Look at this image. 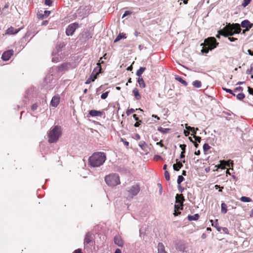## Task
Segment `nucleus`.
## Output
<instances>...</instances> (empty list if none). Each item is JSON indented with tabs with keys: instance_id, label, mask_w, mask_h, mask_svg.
I'll list each match as a JSON object with an SVG mask.
<instances>
[{
	"instance_id": "4be33fe9",
	"label": "nucleus",
	"mask_w": 253,
	"mask_h": 253,
	"mask_svg": "<svg viewBox=\"0 0 253 253\" xmlns=\"http://www.w3.org/2000/svg\"><path fill=\"white\" fill-rule=\"evenodd\" d=\"M145 70V67H140V68L136 71V75L138 77H141V75L143 74V73L144 72Z\"/></svg>"
},
{
	"instance_id": "13d9d810",
	"label": "nucleus",
	"mask_w": 253,
	"mask_h": 253,
	"mask_svg": "<svg viewBox=\"0 0 253 253\" xmlns=\"http://www.w3.org/2000/svg\"><path fill=\"white\" fill-rule=\"evenodd\" d=\"M132 116H133V118L135 119V120H136V121L138 120V118L137 117V116H136V114H133Z\"/></svg>"
},
{
	"instance_id": "a878e982",
	"label": "nucleus",
	"mask_w": 253,
	"mask_h": 253,
	"mask_svg": "<svg viewBox=\"0 0 253 253\" xmlns=\"http://www.w3.org/2000/svg\"><path fill=\"white\" fill-rule=\"evenodd\" d=\"M192 85L196 88H200L202 86V84L200 81L196 80L193 82Z\"/></svg>"
},
{
	"instance_id": "69168bd1",
	"label": "nucleus",
	"mask_w": 253,
	"mask_h": 253,
	"mask_svg": "<svg viewBox=\"0 0 253 253\" xmlns=\"http://www.w3.org/2000/svg\"><path fill=\"white\" fill-rule=\"evenodd\" d=\"M139 125H140L139 122H136L134 126L135 127H138L139 126Z\"/></svg>"
},
{
	"instance_id": "6e6552de",
	"label": "nucleus",
	"mask_w": 253,
	"mask_h": 253,
	"mask_svg": "<svg viewBox=\"0 0 253 253\" xmlns=\"http://www.w3.org/2000/svg\"><path fill=\"white\" fill-rule=\"evenodd\" d=\"M140 187L138 184H134L131 186L128 190V193L131 197L136 196L140 191Z\"/></svg>"
},
{
	"instance_id": "e2e57ef3",
	"label": "nucleus",
	"mask_w": 253,
	"mask_h": 253,
	"mask_svg": "<svg viewBox=\"0 0 253 253\" xmlns=\"http://www.w3.org/2000/svg\"><path fill=\"white\" fill-rule=\"evenodd\" d=\"M184 153H182V152L181 153V154H180V158L181 159H183V158H185Z\"/></svg>"
},
{
	"instance_id": "b1692460",
	"label": "nucleus",
	"mask_w": 253,
	"mask_h": 253,
	"mask_svg": "<svg viewBox=\"0 0 253 253\" xmlns=\"http://www.w3.org/2000/svg\"><path fill=\"white\" fill-rule=\"evenodd\" d=\"M126 37L125 36V34L124 33H120L119 35L117 37L116 39L114 40V42H116L122 39H126Z\"/></svg>"
},
{
	"instance_id": "8fccbe9b",
	"label": "nucleus",
	"mask_w": 253,
	"mask_h": 253,
	"mask_svg": "<svg viewBox=\"0 0 253 253\" xmlns=\"http://www.w3.org/2000/svg\"><path fill=\"white\" fill-rule=\"evenodd\" d=\"M218 168H220L221 169H225V166H224V163H222L221 164V163H220V164L218 166Z\"/></svg>"
},
{
	"instance_id": "3c124183",
	"label": "nucleus",
	"mask_w": 253,
	"mask_h": 253,
	"mask_svg": "<svg viewBox=\"0 0 253 253\" xmlns=\"http://www.w3.org/2000/svg\"><path fill=\"white\" fill-rule=\"evenodd\" d=\"M228 40H229L230 42H234V41H235L237 40V39L235 38H233V37H232V38H231V37H229V38H228Z\"/></svg>"
},
{
	"instance_id": "ea45409f",
	"label": "nucleus",
	"mask_w": 253,
	"mask_h": 253,
	"mask_svg": "<svg viewBox=\"0 0 253 253\" xmlns=\"http://www.w3.org/2000/svg\"><path fill=\"white\" fill-rule=\"evenodd\" d=\"M185 127L188 130H190L191 131H193V130H194V129H195V128L193 127L188 126L187 124H185Z\"/></svg>"
},
{
	"instance_id": "864d4df0",
	"label": "nucleus",
	"mask_w": 253,
	"mask_h": 253,
	"mask_svg": "<svg viewBox=\"0 0 253 253\" xmlns=\"http://www.w3.org/2000/svg\"><path fill=\"white\" fill-rule=\"evenodd\" d=\"M52 60L53 62H58L59 61L58 58L57 57H53Z\"/></svg>"
},
{
	"instance_id": "39448f33",
	"label": "nucleus",
	"mask_w": 253,
	"mask_h": 253,
	"mask_svg": "<svg viewBox=\"0 0 253 253\" xmlns=\"http://www.w3.org/2000/svg\"><path fill=\"white\" fill-rule=\"evenodd\" d=\"M106 184L112 187L116 186L121 183L120 177L117 173H111L105 177Z\"/></svg>"
},
{
	"instance_id": "6ab92c4d",
	"label": "nucleus",
	"mask_w": 253,
	"mask_h": 253,
	"mask_svg": "<svg viewBox=\"0 0 253 253\" xmlns=\"http://www.w3.org/2000/svg\"><path fill=\"white\" fill-rule=\"evenodd\" d=\"M137 83L140 87L143 88L145 87L146 85L142 77H138L137 79Z\"/></svg>"
},
{
	"instance_id": "bf43d9fd",
	"label": "nucleus",
	"mask_w": 253,
	"mask_h": 253,
	"mask_svg": "<svg viewBox=\"0 0 253 253\" xmlns=\"http://www.w3.org/2000/svg\"><path fill=\"white\" fill-rule=\"evenodd\" d=\"M184 133L185 136H188V135H189L190 132L188 131L184 130Z\"/></svg>"
},
{
	"instance_id": "c756f323",
	"label": "nucleus",
	"mask_w": 253,
	"mask_h": 253,
	"mask_svg": "<svg viewBox=\"0 0 253 253\" xmlns=\"http://www.w3.org/2000/svg\"><path fill=\"white\" fill-rule=\"evenodd\" d=\"M245 96L244 93H240L238 94L236 96L238 100H242L245 98Z\"/></svg>"
},
{
	"instance_id": "7ed1b4c3",
	"label": "nucleus",
	"mask_w": 253,
	"mask_h": 253,
	"mask_svg": "<svg viewBox=\"0 0 253 253\" xmlns=\"http://www.w3.org/2000/svg\"><path fill=\"white\" fill-rule=\"evenodd\" d=\"M62 130L61 127L55 126L51 127L47 133L48 142L50 143L56 142L61 136Z\"/></svg>"
},
{
	"instance_id": "58836bf2",
	"label": "nucleus",
	"mask_w": 253,
	"mask_h": 253,
	"mask_svg": "<svg viewBox=\"0 0 253 253\" xmlns=\"http://www.w3.org/2000/svg\"><path fill=\"white\" fill-rule=\"evenodd\" d=\"M180 147L182 149V153H185V149L186 147V145L185 144H180Z\"/></svg>"
},
{
	"instance_id": "473e14b6",
	"label": "nucleus",
	"mask_w": 253,
	"mask_h": 253,
	"mask_svg": "<svg viewBox=\"0 0 253 253\" xmlns=\"http://www.w3.org/2000/svg\"><path fill=\"white\" fill-rule=\"evenodd\" d=\"M251 1V0H244L242 5L245 7L250 3Z\"/></svg>"
},
{
	"instance_id": "f8f14e48",
	"label": "nucleus",
	"mask_w": 253,
	"mask_h": 253,
	"mask_svg": "<svg viewBox=\"0 0 253 253\" xmlns=\"http://www.w3.org/2000/svg\"><path fill=\"white\" fill-rule=\"evenodd\" d=\"M60 101V97L58 95L54 96L50 102V104L52 106L56 107L59 104Z\"/></svg>"
},
{
	"instance_id": "680f3d73",
	"label": "nucleus",
	"mask_w": 253,
	"mask_h": 253,
	"mask_svg": "<svg viewBox=\"0 0 253 253\" xmlns=\"http://www.w3.org/2000/svg\"><path fill=\"white\" fill-rule=\"evenodd\" d=\"M132 65H130V66H128V67L127 68V69H126V70H128V71H131V70H132Z\"/></svg>"
},
{
	"instance_id": "9b49d317",
	"label": "nucleus",
	"mask_w": 253,
	"mask_h": 253,
	"mask_svg": "<svg viewBox=\"0 0 253 253\" xmlns=\"http://www.w3.org/2000/svg\"><path fill=\"white\" fill-rule=\"evenodd\" d=\"M240 26L244 28L250 29L253 26V24L251 23L248 20H243L241 24H239Z\"/></svg>"
},
{
	"instance_id": "e433bc0d",
	"label": "nucleus",
	"mask_w": 253,
	"mask_h": 253,
	"mask_svg": "<svg viewBox=\"0 0 253 253\" xmlns=\"http://www.w3.org/2000/svg\"><path fill=\"white\" fill-rule=\"evenodd\" d=\"M108 92L107 91V92H105L104 93H103L101 95V99H106L107 96H108Z\"/></svg>"
},
{
	"instance_id": "423d86ee",
	"label": "nucleus",
	"mask_w": 253,
	"mask_h": 253,
	"mask_svg": "<svg viewBox=\"0 0 253 253\" xmlns=\"http://www.w3.org/2000/svg\"><path fill=\"white\" fill-rule=\"evenodd\" d=\"M184 197L182 194H177L175 197V204L174 205V216H177L180 213V212H176L179 210H182Z\"/></svg>"
},
{
	"instance_id": "2f4dec72",
	"label": "nucleus",
	"mask_w": 253,
	"mask_h": 253,
	"mask_svg": "<svg viewBox=\"0 0 253 253\" xmlns=\"http://www.w3.org/2000/svg\"><path fill=\"white\" fill-rule=\"evenodd\" d=\"M211 148V146L208 143H205L203 145V150L204 152H207Z\"/></svg>"
},
{
	"instance_id": "412c9836",
	"label": "nucleus",
	"mask_w": 253,
	"mask_h": 253,
	"mask_svg": "<svg viewBox=\"0 0 253 253\" xmlns=\"http://www.w3.org/2000/svg\"><path fill=\"white\" fill-rule=\"evenodd\" d=\"M220 163H221V164L222 163H224V166H227V167H230V166H231L232 167H233V162L230 161V160H229L228 161H220Z\"/></svg>"
},
{
	"instance_id": "0e129e2a",
	"label": "nucleus",
	"mask_w": 253,
	"mask_h": 253,
	"mask_svg": "<svg viewBox=\"0 0 253 253\" xmlns=\"http://www.w3.org/2000/svg\"><path fill=\"white\" fill-rule=\"evenodd\" d=\"M139 34H140V33L138 32L137 31H135L134 33V35L136 37H138Z\"/></svg>"
},
{
	"instance_id": "79ce46f5",
	"label": "nucleus",
	"mask_w": 253,
	"mask_h": 253,
	"mask_svg": "<svg viewBox=\"0 0 253 253\" xmlns=\"http://www.w3.org/2000/svg\"><path fill=\"white\" fill-rule=\"evenodd\" d=\"M193 137L195 138V140L198 142H200L201 141V137H200V136H196L195 135H194L193 136Z\"/></svg>"
},
{
	"instance_id": "6e6d98bb",
	"label": "nucleus",
	"mask_w": 253,
	"mask_h": 253,
	"mask_svg": "<svg viewBox=\"0 0 253 253\" xmlns=\"http://www.w3.org/2000/svg\"><path fill=\"white\" fill-rule=\"evenodd\" d=\"M248 52L250 55L252 56L253 55V51H252L251 49H248Z\"/></svg>"
},
{
	"instance_id": "de8ad7c7",
	"label": "nucleus",
	"mask_w": 253,
	"mask_h": 253,
	"mask_svg": "<svg viewBox=\"0 0 253 253\" xmlns=\"http://www.w3.org/2000/svg\"><path fill=\"white\" fill-rule=\"evenodd\" d=\"M173 168L174 169V170H176V171H178L179 170V169L178 168V166L177 165V164H174L173 165Z\"/></svg>"
},
{
	"instance_id": "2eb2a0df",
	"label": "nucleus",
	"mask_w": 253,
	"mask_h": 253,
	"mask_svg": "<svg viewBox=\"0 0 253 253\" xmlns=\"http://www.w3.org/2000/svg\"><path fill=\"white\" fill-rule=\"evenodd\" d=\"M21 28H18L17 29H14L13 27H10L7 29L6 30V34H10V35H14L17 34L20 30Z\"/></svg>"
},
{
	"instance_id": "a211bd4d",
	"label": "nucleus",
	"mask_w": 253,
	"mask_h": 253,
	"mask_svg": "<svg viewBox=\"0 0 253 253\" xmlns=\"http://www.w3.org/2000/svg\"><path fill=\"white\" fill-rule=\"evenodd\" d=\"M158 253H167L165 250L164 245L162 243L158 245Z\"/></svg>"
},
{
	"instance_id": "a18cd8bd",
	"label": "nucleus",
	"mask_w": 253,
	"mask_h": 253,
	"mask_svg": "<svg viewBox=\"0 0 253 253\" xmlns=\"http://www.w3.org/2000/svg\"><path fill=\"white\" fill-rule=\"evenodd\" d=\"M252 73H253V70L252 67H251L250 69H247L246 71V74L248 75H249V74H251Z\"/></svg>"
},
{
	"instance_id": "cd10ccee",
	"label": "nucleus",
	"mask_w": 253,
	"mask_h": 253,
	"mask_svg": "<svg viewBox=\"0 0 253 253\" xmlns=\"http://www.w3.org/2000/svg\"><path fill=\"white\" fill-rule=\"evenodd\" d=\"M158 130L163 133H168L170 130L169 128H163V127H159L158 129Z\"/></svg>"
},
{
	"instance_id": "052dcab7",
	"label": "nucleus",
	"mask_w": 253,
	"mask_h": 253,
	"mask_svg": "<svg viewBox=\"0 0 253 253\" xmlns=\"http://www.w3.org/2000/svg\"><path fill=\"white\" fill-rule=\"evenodd\" d=\"M144 145H145V142H144V141H143V142H141L140 143V144H139V146H140L141 147H143V146Z\"/></svg>"
},
{
	"instance_id": "393cba45",
	"label": "nucleus",
	"mask_w": 253,
	"mask_h": 253,
	"mask_svg": "<svg viewBox=\"0 0 253 253\" xmlns=\"http://www.w3.org/2000/svg\"><path fill=\"white\" fill-rule=\"evenodd\" d=\"M175 79L183 84L184 86H187L188 84L185 81L183 80L181 77L175 76Z\"/></svg>"
},
{
	"instance_id": "0eeeda50",
	"label": "nucleus",
	"mask_w": 253,
	"mask_h": 253,
	"mask_svg": "<svg viewBox=\"0 0 253 253\" xmlns=\"http://www.w3.org/2000/svg\"><path fill=\"white\" fill-rule=\"evenodd\" d=\"M97 65V67L93 70L89 77L86 80L85 84H89L91 82L94 81L97 78V75L100 73L101 70L100 64L98 63Z\"/></svg>"
},
{
	"instance_id": "9d476101",
	"label": "nucleus",
	"mask_w": 253,
	"mask_h": 253,
	"mask_svg": "<svg viewBox=\"0 0 253 253\" xmlns=\"http://www.w3.org/2000/svg\"><path fill=\"white\" fill-rule=\"evenodd\" d=\"M13 50L12 49L6 51L2 54L1 58L4 61H7L13 54Z\"/></svg>"
},
{
	"instance_id": "37998d69",
	"label": "nucleus",
	"mask_w": 253,
	"mask_h": 253,
	"mask_svg": "<svg viewBox=\"0 0 253 253\" xmlns=\"http://www.w3.org/2000/svg\"><path fill=\"white\" fill-rule=\"evenodd\" d=\"M38 106V104L37 103H35V104H34L32 106L31 109H32V110L35 111V110H36L37 109Z\"/></svg>"
},
{
	"instance_id": "bb28decb",
	"label": "nucleus",
	"mask_w": 253,
	"mask_h": 253,
	"mask_svg": "<svg viewBox=\"0 0 253 253\" xmlns=\"http://www.w3.org/2000/svg\"><path fill=\"white\" fill-rule=\"evenodd\" d=\"M221 211L223 213H226L227 212V205L224 203L221 204Z\"/></svg>"
},
{
	"instance_id": "f03ea898",
	"label": "nucleus",
	"mask_w": 253,
	"mask_h": 253,
	"mask_svg": "<svg viewBox=\"0 0 253 253\" xmlns=\"http://www.w3.org/2000/svg\"><path fill=\"white\" fill-rule=\"evenodd\" d=\"M106 155L103 152L93 153L89 158V164L92 167H98L102 165L106 160Z\"/></svg>"
},
{
	"instance_id": "a19ab883",
	"label": "nucleus",
	"mask_w": 253,
	"mask_h": 253,
	"mask_svg": "<svg viewBox=\"0 0 253 253\" xmlns=\"http://www.w3.org/2000/svg\"><path fill=\"white\" fill-rule=\"evenodd\" d=\"M52 3V0H45V4L47 5H48V6H50L51 5Z\"/></svg>"
},
{
	"instance_id": "c03bdc74",
	"label": "nucleus",
	"mask_w": 253,
	"mask_h": 253,
	"mask_svg": "<svg viewBox=\"0 0 253 253\" xmlns=\"http://www.w3.org/2000/svg\"><path fill=\"white\" fill-rule=\"evenodd\" d=\"M44 15L42 16V17H47L49 14L50 13V11H47V10H45L44 11Z\"/></svg>"
},
{
	"instance_id": "49530a36",
	"label": "nucleus",
	"mask_w": 253,
	"mask_h": 253,
	"mask_svg": "<svg viewBox=\"0 0 253 253\" xmlns=\"http://www.w3.org/2000/svg\"><path fill=\"white\" fill-rule=\"evenodd\" d=\"M248 92L250 94L253 95V88H251L250 87H248Z\"/></svg>"
},
{
	"instance_id": "5fc2aeb1",
	"label": "nucleus",
	"mask_w": 253,
	"mask_h": 253,
	"mask_svg": "<svg viewBox=\"0 0 253 253\" xmlns=\"http://www.w3.org/2000/svg\"><path fill=\"white\" fill-rule=\"evenodd\" d=\"M73 253H82L81 249H78L74 251Z\"/></svg>"
},
{
	"instance_id": "09e8293b",
	"label": "nucleus",
	"mask_w": 253,
	"mask_h": 253,
	"mask_svg": "<svg viewBox=\"0 0 253 253\" xmlns=\"http://www.w3.org/2000/svg\"><path fill=\"white\" fill-rule=\"evenodd\" d=\"M177 161L178 160H176V163H177L176 164L178 166V168L180 169V168H181L183 167V165H182V163L178 162Z\"/></svg>"
},
{
	"instance_id": "f257e3e1",
	"label": "nucleus",
	"mask_w": 253,
	"mask_h": 253,
	"mask_svg": "<svg viewBox=\"0 0 253 253\" xmlns=\"http://www.w3.org/2000/svg\"><path fill=\"white\" fill-rule=\"evenodd\" d=\"M242 29L240 28V26L239 24H229L226 25L222 30L219 31V34L216 35V38H219L220 35L227 37L228 36H231L234 35L235 34H239L241 32Z\"/></svg>"
},
{
	"instance_id": "f704fd0d",
	"label": "nucleus",
	"mask_w": 253,
	"mask_h": 253,
	"mask_svg": "<svg viewBox=\"0 0 253 253\" xmlns=\"http://www.w3.org/2000/svg\"><path fill=\"white\" fill-rule=\"evenodd\" d=\"M184 180V177L182 175H179L177 178V183L179 185Z\"/></svg>"
},
{
	"instance_id": "338daca9",
	"label": "nucleus",
	"mask_w": 253,
	"mask_h": 253,
	"mask_svg": "<svg viewBox=\"0 0 253 253\" xmlns=\"http://www.w3.org/2000/svg\"><path fill=\"white\" fill-rule=\"evenodd\" d=\"M221 229H222V230L225 232V233H227V231H228V229L225 228V227H223V228H221Z\"/></svg>"
},
{
	"instance_id": "c9c22d12",
	"label": "nucleus",
	"mask_w": 253,
	"mask_h": 253,
	"mask_svg": "<svg viewBox=\"0 0 253 253\" xmlns=\"http://www.w3.org/2000/svg\"><path fill=\"white\" fill-rule=\"evenodd\" d=\"M165 177L167 181L169 180L170 179V176L169 172L167 170H165Z\"/></svg>"
},
{
	"instance_id": "20e7f679",
	"label": "nucleus",
	"mask_w": 253,
	"mask_h": 253,
	"mask_svg": "<svg viewBox=\"0 0 253 253\" xmlns=\"http://www.w3.org/2000/svg\"><path fill=\"white\" fill-rule=\"evenodd\" d=\"M205 46L201 50L203 53H207L210 50H211L216 47L218 43L216 42L214 37H210L206 39L204 42Z\"/></svg>"
},
{
	"instance_id": "4c0bfd02",
	"label": "nucleus",
	"mask_w": 253,
	"mask_h": 253,
	"mask_svg": "<svg viewBox=\"0 0 253 253\" xmlns=\"http://www.w3.org/2000/svg\"><path fill=\"white\" fill-rule=\"evenodd\" d=\"M243 90V88L241 86H239V87H236L234 90V92H238V91H242Z\"/></svg>"
},
{
	"instance_id": "774afa93",
	"label": "nucleus",
	"mask_w": 253,
	"mask_h": 253,
	"mask_svg": "<svg viewBox=\"0 0 253 253\" xmlns=\"http://www.w3.org/2000/svg\"><path fill=\"white\" fill-rule=\"evenodd\" d=\"M115 253H121V251L120 249H117Z\"/></svg>"
},
{
	"instance_id": "4d7b16f0",
	"label": "nucleus",
	"mask_w": 253,
	"mask_h": 253,
	"mask_svg": "<svg viewBox=\"0 0 253 253\" xmlns=\"http://www.w3.org/2000/svg\"><path fill=\"white\" fill-rule=\"evenodd\" d=\"M157 145H160L161 147H163L164 146V144L161 143V142H158L156 143Z\"/></svg>"
},
{
	"instance_id": "603ef678",
	"label": "nucleus",
	"mask_w": 253,
	"mask_h": 253,
	"mask_svg": "<svg viewBox=\"0 0 253 253\" xmlns=\"http://www.w3.org/2000/svg\"><path fill=\"white\" fill-rule=\"evenodd\" d=\"M130 13V12L129 11H126L123 15V18L125 17L127 15Z\"/></svg>"
},
{
	"instance_id": "5701e85b",
	"label": "nucleus",
	"mask_w": 253,
	"mask_h": 253,
	"mask_svg": "<svg viewBox=\"0 0 253 253\" xmlns=\"http://www.w3.org/2000/svg\"><path fill=\"white\" fill-rule=\"evenodd\" d=\"M199 217V215L197 213L193 215H189L188 216V219L189 221L197 220Z\"/></svg>"
},
{
	"instance_id": "1a4fd4ad",
	"label": "nucleus",
	"mask_w": 253,
	"mask_h": 253,
	"mask_svg": "<svg viewBox=\"0 0 253 253\" xmlns=\"http://www.w3.org/2000/svg\"><path fill=\"white\" fill-rule=\"evenodd\" d=\"M78 27V24L76 23H74L70 24L66 29V34L67 36H71L75 32L76 29Z\"/></svg>"
},
{
	"instance_id": "dca6fc26",
	"label": "nucleus",
	"mask_w": 253,
	"mask_h": 253,
	"mask_svg": "<svg viewBox=\"0 0 253 253\" xmlns=\"http://www.w3.org/2000/svg\"><path fill=\"white\" fill-rule=\"evenodd\" d=\"M89 114L92 117L101 116L103 114V112L99 111L92 110L89 111Z\"/></svg>"
},
{
	"instance_id": "7c9ffc66",
	"label": "nucleus",
	"mask_w": 253,
	"mask_h": 253,
	"mask_svg": "<svg viewBox=\"0 0 253 253\" xmlns=\"http://www.w3.org/2000/svg\"><path fill=\"white\" fill-rule=\"evenodd\" d=\"M137 109H136L135 110L133 109V108H131L130 109H128L126 111V114L127 116H129L131 114L134 113L135 112L136 110H137Z\"/></svg>"
},
{
	"instance_id": "aec40b11",
	"label": "nucleus",
	"mask_w": 253,
	"mask_h": 253,
	"mask_svg": "<svg viewBox=\"0 0 253 253\" xmlns=\"http://www.w3.org/2000/svg\"><path fill=\"white\" fill-rule=\"evenodd\" d=\"M132 92L135 96V98L137 100H139L141 98V95L139 93V91L137 88H134L132 90Z\"/></svg>"
},
{
	"instance_id": "4468645a",
	"label": "nucleus",
	"mask_w": 253,
	"mask_h": 253,
	"mask_svg": "<svg viewBox=\"0 0 253 253\" xmlns=\"http://www.w3.org/2000/svg\"><path fill=\"white\" fill-rule=\"evenodd\" d=\"M114 243L119 247H123L124 245L123 241L120 236H115L114 238Z\"/></svg>"
},
{
	"instance_id": "ddd939ff",
	"label": "nucleus",
	"mask_w": 253,
	"mask_h": 253,
	"mask_svg": "<svg viewBox=\"0 0 253 253\" xmlns=\"http://www.w3.org/2000/svg\"><path fill=\"white\" fill-rule=\"evenodd\" d=\"M92 238L91 234L90 233H87L86 234L84 240V245L85 247L91 242Z\"/></svg>"
},
{
	"instance_id": "c85d7f7f",
	"label": "nucleus",
	"mask_w": 253,
	"mask_h": 253,
	"mask_svg": "<svg viewBox=\"0 0 253 253\" xmlns=\"http://www.w3.org/2000/svg\"><path fill=\"white\" fill-rule=\"evenodd\" d=\"M240 200L243 202H250L252 201L250 198L245 196L241 197L240 198Z\"/></svg>"
},
{
	"instance_id": "72a5a7b5",
	"label": "nucleus",
	"mask_w": 253,
	"mask_h": 253,
	"mask_svg": "<svg viewBox=\"0 0 253 253\" xmlns=\"http://www.w3.org/2000/svg\"><path fill=\"white\" fill-rule=\"evenodd\" d=\"M222 88L226 92L232 94L233 96H235V94L233 92V91L231 89H228V88H224V87H223Z\"/></svg>"
},
{
	"instance_id": "f3484780",
	"label": "nucleus",
	"mask_w": 253,
	"mask_h": 253,
	"mask_svg": "<svg viewBox=\"0 0 253 253\" xmlns=\"http://www.w3.org/2000/svg\"><path fill=\"white\" fill-rule=\"evenodd\" d=\"M210 221L211 223L212 226L215 227L218 231H220L221 227L218 225L217 219H216L214 221H213V220H211Z\"/></svg>"
}]
</instances>
